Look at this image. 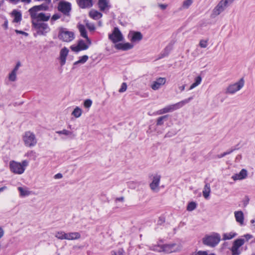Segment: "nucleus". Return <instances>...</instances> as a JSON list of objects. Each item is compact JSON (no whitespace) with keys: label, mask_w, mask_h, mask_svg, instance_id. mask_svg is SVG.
<instances>
[{"label":"nucleus","mask_w":255,"mask_h":255,"mask_svg":"<svg viewBox=\"0 0 255 255\" xmlns=\"http://www.w3.org/2000/svg\"><path fill=\"white\" fill-rule=\"evenodd\" d=\"M193 255H207V252L206 251H198L195 252L193 254Z\"/></svg>","instance_id":"nucleus-48"},{"label":"nucleus","mask_w":255,"mask_h":255,"mask_svg":"<svg viewBox=\"0 0 255 255\" xmlns=\"http://www.w3.org/2000/svg\"><path fill=\"white\" fill-rule=\"evenodd\" d=\"M98 4L100 10L102 11L108 10L111 7L108 0H99Z\"/></svg>","instance_id":"nucleus-20"},{"label":"nucleus","mask_w":255,"mask_h":255,"mask_svg":"<svg viewBox=\"0 0 255 255\" xmlns=\"http://www.w3.org/2000/svg\"><path fill=\"white\" fill-rule=\"evenodd\" d=\"M9 1L13 4H16L19 1H20V0H8Z\"/></svg>","instance_id":"nucleus-55"},{"label":"nucleus","mask_w":255,"mask_h":255,"mask_svg":"<svg viewBox=\"0 0 255 255\" xmlns=\"http://www.w3.org/2000/svg\"><path fill=\"white\" fill-rule=\"evenodd\" d=\"M161 176L158 174L153 177L152 181L149 186L152 191L157 192L159 190V185L160 181Z\"/></svg>","instance_id":"nucleus-13"},{"label":"nucleus","mask_w":255,"mask_h":255,"mask_svg":"<svg viewBox=\"0 0 255 255\" xmlns=\"http://www.w3.org/2000/svg\"><path fill=\"white\" fill-rule=\"evenodd\" d=\"M133 47V45L128 42L125 43H120L117 44L115 45V47L116 49L123 50H128L132 48Z\"/></svg>","instance_id":"nucleus-21"},{"label":"nucleus","mask_w":255,"mask_h":255,"mask_svg":"<svg viewBox=\"0 0 255 255\" xmlns=\"http://www.w3.org/2000/svg\"><path fill=\"white\" fill-rule=\"evenodd\" d=\"M32 25L39 35H45L50 31V28L48 24L44 22L33 21Z\"/></svg>","instance_id":"nucleus-6"},{"label":"nucleus","mask_w":255,"mask_h":255,"mask_svg":"<svg viewBox=\"0 0 255 255\" xmlns=\"http://www.w3.org/2000/svg\"><path fill=\"white\" fill-rule=\"evenodd\" d=\"M237 235V233L233 232L230 233H224L223 235V240L224 241L231 240L234 238V237H236Z\"/></svg>","instance_id":"nucleus-32"},{"label":"nucleus","mask_w":255,"mask_h":255,"mask_svg":"<svg viewBox=\"0 0 255 255\" xmlns=\"http://www.w3.org/2000/svg\"><path fill=\"white\" fill-rule=\"evenodd\" d=\"M60 17V16L59 14H54L52 16V17L51 18V20H56L59 19Z\"/></svg>","instance_id":"nucleus-52"},{"label":"nucleus","mask_w":255,"mask_h":255,"mask_svg":"<svg viewBox=\"0 0 255 255\" xmlns=\"http://www.w3.org/2000/svg\"><path fill=\"white\" fill-rule=\"evenodd\" d=\"M4 235V231L1 228H0V239L2 238V237Z\"/></svg>","instance_id":"nucleus-59"},{"label":"nucleus","mask_w":255,"mask_h":255,"mask_svg":"<svg viewBox=\"0 0 255 255\" xmlns=\"http://www.w3.org/2000/svg\"><path fill=\"white\" fill-rule=\"evenodd\" d=\"M158 6L162 9H165L166 8L167 5L165 4H159Z\"/></svg>","instance_id":"nucleus-53"},{"label":"nucleus","mask_w":255,"mask_h":255,"mask_svg":"<svg viewBox=\"0 0 255 255\" xmlns=\"http://www.w3.org/2000/svg\"><path fill=\"white\" fill-rule=\"evenodd\" d=\"M89 16L94 19L97 20L102 16V14L95 10H92L89 12Z\"/></svg>","instance_id":"nucleus-29"},{"label":"nucleus","mask_w":255,"mask_h":255,"mask_svg":"<svg viewBox=\"0 0 255 255\" xmlns=\"http://www.w3.org/2000/svg\"><path fill=\"white\" fill-rule=\"evenodd\" d=\"M220 240V235L218 233H213L211 235L205 237L203 239V243L208 246L214 247L219 244Z\"/></svg>","instance_id":"nucleus-3"},{"label":"nucleus","mask_w":255,"mask_h":255,"mask_svg":"<svg viewBox=\"0 0 255 255\" xmlns=\"http://www.w3.org/2000/svg\"><path fill=\"white\" fill-rule=\"evenodd\" d=\"M131 42H138L143 37L141 32L138 31H130L128 35Z\"/></svg>","instance_id":"nucleus-14"},{"label":"nucleus","mask_w":255,"mask_h":255,"mask_svg":"<svg viewBox=\"0 0 255 255\" xmlns=\"http://www.w3.org/2000/svg\"><path fill=\"white\" fill-rule=\"evenodd\" d=\"M244 237L245 238V241H248L249 240L253 238V236L250 234H246Z\"/></svg>","instance_id":"nucleus-51"},{"label":"nucleus","mask_w":255,"mask_h":255,"mask_svg":"<svg viewBox=\"0 0 255 255\" xmlns=\"http://www.w3.org/2000/svg\"><path fill=\"white\" fill-rule=\"evenodd\" d=\"M82 113V110L78 107H76L72 113V115L76 118L80 117Z\"/></svg>","instance_id":"nucleus-36"},{"label":"nucleus","mask_w":255,"mask_h":255,"mask_svg":"<svg viewBox=\"0 0 255 255\" xmlns=\"http://www.w3.org/2000/svg\"><path fill=\"white\" fill-rule=\"evenodd\" d=\"M88 59V56L87 55H84L80 58V59L76 61L74 64L77 65L80 63L83 64L85 63Z\"/></svg>","instance_id":"nucleus-39"},{"label":"nucleus","mask_w":255,"mask_h":255,"mask_svg":"<svg viewBox=\"0 0 255 255\" xmlns=\"http://www.w3.org/2000/svg\"><path fill=\"white\" fill-rule=\"evenodd\" d=\"M79 30L80 32L81 35L86 39V41L87 43H88L89 45L91 44V40L88 38L86 30L85 29V27L83 25H80L79 26Z\"/></svg>","instance_id":"nucleus-22"},{"label":"nucleus","mask_w":255,"mask_h":255,"mask_svg":"<svg viewBox=\"0 0 255 255\" xmlns=\"http://www.w3.org/2000/svg\"><path fill=\"white\" fill-rule=\"evenodd\" d=\"M193 99V97H191L188 99H185L175 104L170 105L163 109H161L155 113V115H163L167 113L172 112L179 108L183 107L185 104H188L191 100Z\"/></svg>","instance_id":"nucleus-1"},{"label":"nucleus","mask_w":255,"mask_h":255,"mask_svg":"<svg viewBox=\"0 0 255 255\" xmlns=\"http://www.w3.org/2000/svg\"><path fill=\"white\" fill-rule=\"evenodd\" d=\"M34 8V7L33 6L32 7L30 8L29 10H28V12L29 13V14L30 15V17L32 19V22L33 21H35L36 20V19L37 17V15H38V11L36 9H33Z\"/></svg>","instance_id":"nucleus-30"},{"label":"nucleus","mask_w":255,"mask_h":255,"mask_svg":"<svg viewBox=\"0 0 255 255\" xmlns=\"http://www.w3.org/2000/svg\"><path fill=\"white\" fill-rule=\"evenodd\" d=\"M24 145L27 147H33L37 142L35 134L29 131L24 133L22 137Z\"/></svg>","instance_id":"nucleus-5"},{"label":"nucleus","mask_w":255,"mask_h":255,"mask_svg":"<svg viewBox=\"0 0 255 255\" xmlns=\"http://www.w3.org/2000/svg\"><path fill=\"white\" fill-rule=\"evenodd\" d=\"M63 177L62 174L61 173H57L54 176L55 179H60L62 178Z\"/></svg>","instance_id":"nucleus-54"},{"label":"nucleus","mask_w":255,"mask_h":255,"mask_svg":"<svg viewBox=\"0 0 255 255\" xmlns=\"http://www.w3.org/2000/svg\"><path fill=\"white\" fill-rule=\"evenodd\" d=\"M163 245H160L159 244L152 245L149 247V250L158 253L163 252Z\"/></svg>","instance_id":"nucleus-31"},{"label":"nucleus","mask_w":255,"mask_h":255,"mask_svg":"<svg viewBox=\"0 0 255 255\" xmlns=\"http://www.w3.org/2000/svg\"><path fill=\"white\" fill-rule=\"evenodd\" d=\"M166 80L165 78L159 77L152 82L151 88L153 90H158L162 86L164 85L166 83Z\"/></svg>","instance_id":"nucleus-16"},{"label":"nucleus","mask_w":255,"mask_h":255,"mask_svg":"<svg viewBox=\"0 0 255 255\" xmlns=\"http://www.w3.org/2000/svg\"><path fill=\"white\" fill-rule=\"evenodd\" d=\"M127 85L126 83H123L121 86V88L119 89V92L120 93H123L127 90Z\"/></svg>","instance_id":"nucleus-45"},{"label":"nucleus","mask_w":255,"mask_h":255,"mask_svg":"<svg viewBox=\"0 0 255 255\" xmlns=\"http://www.w3.org/2000/svg\"><path fill=\"white\" fill-rule=\"evenodd\" d=\"M226 156V154L225 153H223L222 154H219L217 155L218 158H221Z\"/></svg>","instance_id":"nucleus-63"},{"label":"nucleus","mask_w":255,"mask_h":255,"mask_svg":"<svg viewBox=\"0 0 255 255\" xmlns=\"http://www.w3.org/2000/svg\"><path fill=\"white\" fill-rule=\"evenodd\" d=\"M185 85H184L179 87V89L181 91H184L185 89Z\"/></svg>","instance_id":"nucleus-62"},{"label":"nucleus","mask_w":255,"mask_h":255,"mask_svg":"<svg viewBox=\"0 0 255 255\" xmlns=\"http://www.w3.org/2000/svg\"><path fill=\"white\" fill-rule=\"evenodd\" d=\"M28 165V161L26 160H23L21 163L12 160L9 162V168L10 171L14 174H22Z\"/></svg>","instance_id":"nucleus-2"},{"label":"nucleus","mask_w":255,"mask_h":255,"mask_svg":"<svg viewBox=\"0 0 255 255\" xmlns=\"http://www.w3.org/2000/svg\"><path fill=\"white\" fill-rule=\"evenodd\" d=\"M210 193V185L208 183H206L203 190V196L206 199H208L209 198Z\"/></svg>","instance_id":"nucleus-26"},{"label":"nucleus","mask_w":255,"mask_h":255,"mask_svg":"<svg viewBox=\"0 0 255 255\" xmlns=\"http://www.w3.org/2000/svg\"><path fill=\"white\" fill-rule=\"evenodd\" d=\"M69 50L66 47L63 48L60 52V60L61 66L66 63V57L68 54Z\"/></svg>","instance_id":"nucleus-19"},{"label":"nucleus","mask_w":255,"mask_h":255,"mask_svg":"<svg viewBox=\"0 0 255 255\" xmlns=\"http://www.w3.org/2000/svg\"><path fill=\"white\" fill-rule=\"evenodd\" d=\"M58 10L65 15H68L71 9V4L67 1H60L58 4Z\"/></svg>","instance_id":"nucleus-11"},{"label":"nucleus","mask_w":255,"mask_h":255,"mask_svg":"<svg viewBox=\"0 0 255 255\" xmlns=\"http://www.w3.org/2000/svg\"><path fill=\"white\" fill-rule=\"evenodd\" d=\"M50 17V15L49 14L46 15L44 13L40 12L38 14L35 21H47L49 19Z\"/></svg>","instance_id":"nucleus-28"},{"label":"nucleus","mask_w":255,"mask_h":255,"mask_svg":"<svg viewBox=\"0 0 255 255\" xmlns=\"http://www.w3.org/2000/svg\"><path fill=\"white\" fill-rule=\"evenodd\" d=\"M81 238V235L78 232H72L67 233L66 240H73L79 239Z\"/></svg>","instance_id":"nucleus-27"},{"label":"nucleus","mask_w":255,"mask_h":255,"mask_svg":"<svg viewBox=\"0 0 255 255\" xmlns=\"http://www.w3.org/2000/svg\"><path fill=\"white\" fill-rule=\"evenodd\" d=\"M56 133L59 134H63L68 135L70 134L71 133V132H70V131L67 130L66 129H63L62 130L57 131Z\"/></svg>","instance_id":"nucleus-43"},{"label":"nucleus","mask_w":255,"mask_h":255,"mask_svg":"<svg viewBox=\"0 0 255 255\" xmlns=\"http://www.w3.org/2000/svg\"><path fill=\"white\" fill-rule=\"evenodd\" d=\"M77 1L81 8H89L93 5V0H77Z\"/></svg>","instance_id":"nucleus-17"},{"label":"nucleus","mask_w":255,"mask_h":255,"mask_svg":"<svg viewBox=\"0 0 255 255\" xmlns=\"http://www.w3.org/2000/svg\"><path fill=\"white\" fill-rule=\"evenodd\" d=\"M163 252L169 254L176 252L180 250V246L176 244L163 245Z\"/></svg>","instance_id":"nucleus-12"},{"label":"nucleus","mask_w":255,"mask_h":255,"mask_svg":"<svg viewBox=\"0 0 255 255\" xmlns=\"http://www.w3.org/2000/svg\"><path fill=\"white\" fill-rule=\"evenodd\" d=\"M229 5L225 0H221L213 9L212 16L213 17L219 15Z\"/></svg>","instance_id":"nucleus-9"},{"label":"nucleus","mask_w":255,"mask_h":255,"mask_svg":"<svg viewBox=\"0 0 255 255\" xmlns=\"http://www.w3.org/2000/svg\"><path fill=\"white\" fill-rule=\"evenodd\" d=\"M109 38L113 42L117 43L123 40V36L118 27H115L112 34H109Z\"/></svg>","instance_id":"nucleus-10"},{"label":"nucleus","mask_w":255,"mask_h":255,"mask_svg":"<svg viewBox=\"0 0 255 255\" xmlns=\"http://www.w3.org/2000/svg\"><path fill=\"white\" fill-rule=\"evenodd\" d=\"M124 198L123 197H121L119 198H117L116 199V201L123 202V201H124Z\"/></svg>","instance_id":"nucleus-58"},{"label":"nucleus","mask_w":255,"mask_h":255,"mask_svg":"<svg viewBox=\"0 0 255 255\" xmlns=\"http://www.w3.org/2000/svg\"><path fill=\"white\" fill-rule=\"evenodd\" d=\"M202 81V78L199 76L195 79V82L190 86L189 90H191L200 84Z\"/></svg>","instance_id":"nucleus-33"},{"label":"nucleus","mask_w":255,"mask_h":255,"mask_svg":"<svg viewBox=\"0 0 255 255\" xmlns=\"http://www.w3.org/2000/svg\"><path fill=\"white\" fill-rule=\"evenodd\" d=\"M86 26L90 30V31H93L95 29V26L93 23H86Z\"/></svg>","instance_id":"nucleus-46"},{"label":"nucleus","mask_w":255,"mask_h":255,"mask_svg":"<svg viewBox=\"0 0 255 255\" xmlns=\"http://www.w3.org/2000/svg\"><path fill=\"white\" fill-rule=\"evenodd\" d=\"M245 242V239H238L235 240L230 250L232 252V255H240L241 254V251L240 248L244 244Z\"/></svg>","instance_id":"nucleus-8"},{"label":"nucleus","mask_w":255,"mask_h":255,"mask_svg":"<svg viewBox=\"0 0 255 255\" xmlns=\"http://www.w3.org/2000/svg\"><path fill=\"white\" fill-rule=\"evenodd\" d=\"M20 1L26 4H29L31 2V0H20Z\"/></svg>","instance_id":"nucleus-60"},{"label":"nucleus","mask_w":255,"mask_h":255,"mask_svg":"<svg viewBox=\"0 0 255 255\" xmlns=\"http://www.w3.org/2000/svg\"><path fill=\"white\" fill-rule=\"evenodd\" d=\"M48 4H46L45 2L44 3L41 4L39 5H35L33 6V9H36L37 10H38V11L41 10H47L49 8V6L48 5Z\"/></svg>","instance_id":"nucleus-34"},{"label":"nucleus","mask_w":255,"mask_h":255,"mask_svg":"<svg viewBox=\"0 0 255 255\" xmlns=\"http://www.w3.org/2000/svg\"><path fill=\"white\" fill-rule=\"evenodd\" d=\"M25 156H27V157L33 156L34 157V159L36 157L35 152L33 150H30V151L27 152L25 154Z\"/></svg>","instance_id":"nucleus-47"},{"label":"nucleus","mask_w":255,"mask_h":255,"mask_svg":"<svg viewBox=\"0 0 255 255\" xmlns=\"http://www.w3.org/2000/svg\"><path fill=\"white\" fill-rule=\"evenodd\" d=\"M58 38L64 42H70L74 38V34L66 28H60L59 31Z\"/></svg>","instance_id":"nucleus-7"},{"label":"nucleus","mask_w":255,"mask_h":255,"mask_svg":"<svg viewBox=\"0 0 255 255\" xmlns=\"http://www.w3.org/2000/svg\"><path fill=\"white\" fill-rule=\"evenodd\" d=\"M11 15L14 17L13 20V22L17 23L21 20L22 15L20 11H18L16 9H14L11 12Z\"/></svg>","instance_id":"nucleus-24"},{"label":"nucleus","mask_w":255,"mask_h":255,"mask_svg":"<svg viewBox=\"0 0 255 255\" xmlns=\"http://www.w3.org/2000/svg\"><path fill=\"white\" fill-rule=\"evenodd\" d=\"M88 43L86 44L83 40H79L77 46H72L71 49L72 51L78 52L81 50L87 49L89 46Z\"/></svg>","instance_id":"nucleus-15"},{"label":"nucleus","mask_w":255,"mask_h":255,"mask_svg":"<svg viewBox=\"0 0 255 255\" xmlns=\"http://www.w3.org/2000/svg\"><path fill=\"white\" fill-rule=\"evenodd\" d=\"M208 45V41L206 40H201L199 42V45L202 48H206Z\"/></svg>","instance_id":"nucleus-44"},{"label":"nucleus","mask_w":255,"mask_h":255,"mask_svg":"<svg viewBox=\"0 0 255 255\" xmlns=\"http://www.w3.org/2000/svg\"><path fill=\"white\" fill-rule=\"evenodd\" d=\"M245 81L241 78L238 82L230 84L226 89V94L233 95L240 91L244 86Z\"/></svg>","instance_id":"nucleus-4"},{"label":"nucleus","mask_w":255,"mask_h":255,"mask_svg":"<svg viewBox=\"0 0 255 255\" xmlns=\"http://www.w3.org/2000/svg\"><path fill=\"white\" fill-rule=\"evenodd\" d=\"M21 66V64H20V62H18L17 63H16V66H15V67L14 68V69L12 70V71L13 72H15L16 73H17V71H18L19 67Z\"/></svg>","instance_id":"nucleus-49"},{"label":"nucleus","mask_w":255,"mask_h":255,"mask_svg":"<svg viewBox=\"0 0 255 255\" xmlns=\"http://www.w3.org/2000/svg\"><path fill=\"white\" fill-rule=\"evenodd\" d=\"M251 223L254 227V229H255V219L252 220L251 221Z\"/></svg>","instance_id":"nucleus-64"},{"label":"nucleus","mask_w":255,"mask_h":255,"mask_svg":"<svg viewBox=\"0 0 255 255\" xmlns=\"http://www.w3.org/2000/svg\"><path fill=\"white\" fill-rule=\"evenodd\" d=\"M92 104V101L90 99H87L84 101V106L85 108H90Z\"/></svg>","instance_id":"nucleus-42"},{"label":"nucleus","mask_w":255,"mask_h":255,"mask_svg":"<svg viewBox=\"0 0 255 255\" xmlns=\"http://www.w3.org/2000/svg\"><path fill=\"white\" fill-rule=\"evenodd\" d=\"M235 217L236 218V220L237 222L240 223L241 225H243L244 224V214L242 211H236L235 212Z\"/></svg>","instance_id":"nucleus-25"},{"label":"nucleus","mask_w":255,"mask_h":255,"mask_svg":"<svg viewBox=\"0 0 255 255\" xmlns=\"http://www.w3.org/2000/svg\"><path fill=\"white\" fill-rule=\"evenodd\" d=\"M193 3V0H185L183 1L181 9H187Z\"/></svg>","instance_id":"nucleus-37"},{"label":"nucleus","mask_w":255,"mask_h":255,"mask_svg":"<svg viewBox=\"0 0 255 255\" xmlns=\"http://www.w3.org/2000/svg\"><path fill=\"white\" fill-rule=\"evenodd\" d=\"M15 32L17 33V34H23V35H24L25 36H28V34L25 32H24L23 31H21V30H17L16 29L15 30Z\"/></svg>","instance_id":"nucleus-50"},{"label":"nucleus","mask_w":255,"mask_h":255,"mask_svg":"<svg viewBox=\"0 0 255 255\" xmlns=\"http://www.w3.org/2000/svg\"><path fill=\"white\" fill-rule=\"evenodd\" d=\"M3 27L5 28V29H7V27H8V21L7 20H6L5 21H4V23H3Z\"/></svg>","instance_id":"nucleus-57"},{"label":"nucleus","mask_w":255,"mask_h":255,"mask_svg":"<svg viewBox=\"0 0 255 255\" xmlns=\"http://www.w3.org/2000/svg\"><path fill=\"white\" fill-rule=\"evenodd\" d=\"M124 250L123 249H120L118 251L117 254L118 255H124Z\"/></svg>","instance_id":"nucleus-56"},{"label":"nucleus","mask_w":255,"mask_h":255,"mask_svg":"<svg viewBox=\"0 0 255 255\" xmlns=\"http://www.w3.org/2000/svg\"><path fill=\"white\" fill-rule=\"evenodd\" d=\"M168 117V115H164L158 118L156 120V125L162 126L164 124V122L167 120Z\"/></svg>","instance_id":"nucleus-35"},{"label":"nucleus","mask_w":255,"mask_h":255,"mask_svg":"<svg viewBox=\"0 0 255 255\" xmlns=\"http://www.w3.org/2000/svg\"><path fill=\"white\" fill-rule=\"evenodd\" d=\"M197 207V204L194 202H190L187 207V210L188 211H192L195 209Z\"/></svg>","instance_id":"nucleus-40"},{"label":"nucleus","mask_w":255,"mask_h":255,"mask_svg":"<svg viewBox=\"0 0 255 255\" xmlns=\"http://www.w3.org/2000/svg\"><path fill=\"white\" fill-rule=\"evenodd\" d=\"M248 175V172L247 170L243 169L241 171L238 173L234 174L232 176V178L234 180H241L246 178Z\"/></svg>","instance_id":"nucleus-18"},{"label":"nucleus","mask_w":255,"mask_h":255,"mask_svg":"<svg viewBox=\"0 0 255 255\" xmlns=\"http://www.w3.org/2000/svg\"><path fill=\"white\" fill-rule=\"evenodd\" d=\"M16 73L15 72L11 71L10 73L9 74L8 79L10 81L14 82L16 79Z\"/></svg>","instance_id":"nucleus-41"},{"label":"nucleus","mask_w":255,"mask_h":255,"mask_svg":"<svg viewBox=\"0 0 255 255\" xmlns=\"http://www.w3.org/2000/svg\"><path fill=\"white\" fill-rule=\"evenodd\" d=\"M17 189L20 193V196L21 197L28 196L32 193V192L29 191L26 187H18Z\"/></svg>","instance_id":"nucleus-23"},{"label":"nucleus","mask_w":255,"mask_h":255,"mask_svg":"<svg viewBox=\"0 0 255 255\" xmlns=\"http://www.w3.org/2000/svg\"><path fill=\"white\" fill-rule=\"evenodd\" d=\"M175 133H173L172 134L170 133V132H167L165 135V137H171L172 135H174L175 134Z\"/></svg>","instance_id":"nucleus-61"},{"label":"nucleus","mask_w":255,"mask_h":255,"mask_svg":"<svg viewBox=\"0 0 255 255\" xmlns=\"http://www.w3.org/2000/svg\"><path fill=\"white\" fill-rule=\"evenodd\" d=\"M66 235L67 233H65L64 232H58L56 234L55 237L58 239L66 240Z\"/></svg>","instance_id":"nucleus-38"}]
</instances>
